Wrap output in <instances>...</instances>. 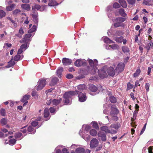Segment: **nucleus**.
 Listing matches in <instances>:
<instances>
[{"instance_id": "obj_1", "label": "nucleus", "mask_w": 153, "mask_h": 153, "mask_svg": "<svg viewBox=\"0 0 153 153\" xmlns=\"http://www.w3.org/2000/svg\"><path fill=\"white\" fill-rule=\"evenodd\" d=\"M88 61L90 66L89 71L91 74H94L98 70L96 67V66L97 65L98 61L96 59L93 61L91 59H89Z\"/></svg>"}, {"instance_id": "obj_2", "label": "nucleus", "mask_w": 153, "mask_h": 153, "mask_svg": "<svg viewBox=\"0 0 153 153\" xmlns=\"http://www.w3.org/2000/svg\"><path fill=\"white\" fill-rule=\"evenodd\" d=\"M76 94V91H69L65 93L64 95V97L65 99V103L66 105L70 104L71 103V97Z\"/></svg>"}, {"instance_id": "obj_3", "label": "nucleus", "mask_w": 153, "mask_h": 153, "mask_svg": "<svg viewBox=\"0 0 153 153\" xmlns=\"http://www.w3.org/2000/svg\"><path fill=\"white\" fill-rule=\"evenodd\" d=\"M124 67L125 65L123 63H120L117 65L115 68L116 73L117 74L123 71Z\"/></svg>"}, {"instance_id": "obj_4", "label": "nucleus", "mask_w": 153, "mask_h": 153, "mask_svg": "<svg viewBox=\"0 0 153 153\" xmlns=\"http://www.w3.org/2000/svg\"><path fill=\"white\" fill-rule=\"evenodd\" d=\"M62 100L61 98H59L57 100L51 99L46 102V104L48 105H50L51 104L53 105H57L60 103Z\"/></svg>"}, {"instance_id": "obj_5", "label": "nucleus", "mask_w": 153, "mask_h": 153, "mask_svg": "<svg viewBox=\"0 0 153 153\" xmlns=\"http://www.w3.org/2000/svg\"><path fill=\"white\" fill-rule=\"evenodd\" d=\"M76 94L78 95L79 100L80 102H84L86 100L87 97L85 93H83L79 91H76Z\"/></svg>"}, {"instance_id": "obj_6", "label": "nucleus", "mask_w": 153, "mask_h": 153, "mask_svg": "<svg viewBox=\"0 0 153 153\" xmlns=\"http://www.w3.org/2000/svg\"><path fill=\"white\" fill-rule=\"evenodd\" d=\"M46 84V80L45 79L40 80L38 82V85L37 87L38 91L42 89L45 86Z\"/></svg>"}, {"instance_id": "obj_7", "label": "nucleus", "mask_w": 153, "mask_h": 153, "mask_svg": "<svg viewBox=\"0 0 153 153\" xmlns=\"http://www.w3.org/2000/svg\"><path fill=\"white\" fill-rule=\"evenodd\" d=\"M86 62L85 59H77L74 63L75 65L78 67L86 65Z\"/></svg>"}, {"instance_id": "obj_8", "label": "nucleus", "mask_w": 153, "mask_h": 153, "mask_svg": "<svg viewBox=\"0 0 153 153\" xmlns=\"http://www.w3.org/2000/svg\"><path fill=\"white\" fill-rule=\"evenodd\" d=\"M98 74L100 77L102 79H103L108 76V75L104 68H102L100 70L98 71Z\"/></svg>"}, {"instance_id": "obj_9", "label": "nucleus", "mask_w": 153, "mask_h": 153, "mask_svg": "<svg viewBox=\"0 0 153 153\" xmlns=\"http://www.w3.org/2000/svg\"><path fill=\"white\" fill-rule=\"evenodd\" d=\"M108 74L111 76H113L116 74V70L112 67H108L107 70Z\"/></svg>"}, {"instance_id": "obj_10", "label": "nucleus", "mask_w": 153, "mask_h": 153, "mask_svg": "<svg viewBox=\"0 0 153 153\" xmlns=\"http://www.w3.org/2000/svg\"><path fill=\"white\" fill-rule=\"evenodd\" d=\"M99 142L95 138H93L91 141L90 146L91 148L97 147L98 145Z\"/></svg>"}, {"instance_id": "obj_11", "label": "nucleus", "mask_w": 153, "mask_h": 153, "mask_svg": "<svg viewBox=\"0 0 153 153\" xmlns=\"http://www.w3.org/2000/svg\"><path fill=\"white\" fill-rule=\"evenodd\" d=\"M62 62L64 66H66L71 65L72 62V61L70 59L64 58L62 59Z\"/></svg>"}, {"instance_id": "obj_12", "label": "nucleus", "mask_w": 153, "mask_h": 153, "mask_svg": "<svg viewBox=\"0 0 153 153\" xmlns=\"http://www.w3.org/2000/svg\"><path fill=\"white\" fill-rule=\"evenodd\" d=\"M150 48H153V43L151 41H148L147 43H145L144 48L147 49L148 52L149 51Z\"/></svg>"}, {"instance_id": "obj_13", "label": "nucleus", "mask_w": 153, "mask_h": 153, "mask_svg": "<svg viewBox=\"0 0 153 153\" xmlns=\"http://www.w3.org/2000/svg\"><path fill=\"white\" fill-rule=\"evenodd\" d=\"M51 79V81L49 83V85L51 86L54 85L58 81V79L56 77H52Z\"/></svg>"}, {"instance_id": "obj_14", "label": "nucleus", "mask_w": 153, "mask_h": 153, "mask_svg": "<svg viewBox=\"0 0 153 153\" xmlns=\"http://www.w3.org/2000/svg\"><path fill=\"white\" fill-rule=\"evenodd\" d=\"M82 131L81 130H80L79 133V134L86 141H88L89 140L90 138V136L87 134H85L83 135Z\"/></svg>"}, {"instance_id": "obj_15", "label": "nucleus", "mask_w": 153, "mask_h": 153, "mask_svg": "<svg viewBox=\"0 0 153 153\" xmlns=\"http://www.w3.org/2000/svg\"><path fill=\"white\" fill-rule=\"evenodd\" d=\"M100 129L101 131H105L107 133H115L114 131H110L108 127L107 126H103L100 128Z\"/></svg>"}, {"instance_id": "obj_16", "label": "nucleus", "mask_w": 153, "mask_h": 153, "mask_svg": "<svg viewBox=\"0 0 153 153\" xmlns=\"http://www.w3.org/2000/svg\"><path fill=\"white\" fill-rule=\"evenodd\" d=\"M98 136L101 138L102 140L103 141H105L106 140V136L105 134L101 131H99L98 134Z\"/></svg>"}, {"instance_id": "obj_17", "label": "nucleus", "mask_w": 153, "mask_h": 153, "mask_svg": "<svg viewBox=\"0 0 153 153\" xmlns=\"http://www.w3.org/2000/svg\"><path fill=\"white\" fill-rule=\"evenodd\" d=\"M111 113L112 112L115 114H117L119 112L118 111L116 108V106L114 105L111 106ZM111 115L112 113H111Z\"/></svg>"}, {"instance_id": "obj_18", "label": "nucleus", "mask_w": 153, "mask_h": 153, "mask_svg": "<svg viewBox=\"0 0 153 153\" xmlns=\"http://www.w3.org/2000/svg\"><path fill=\"white\" fill-rule=\"evenodd\" d=\"M89 89L90 91L93 92L96 91L97 89V87L93 84L89 85Z\"/></svg>"}, {"instance_id": "obj_19", "label": "nucleus", "mask_w": 153, "mask_h": 153, "mask_svg": "<svg viewBox=\"0 0 153 153\" xmlns=\"http://www.w3.org/2000/svg\"><path fill=\"white\" fill-rule=\"evenodd\" d=\"M58 4L56 1L53 0H50L48 3V5L50 6H54L58 5Z\"/></svg>"}, {"instance_id": "obj_20", "label": "nucleus", "mask_w": 153, "mask_h": 153, "mask_svg": "<svg viewBox=\"0 0 153 153\" xmlns=\"http://www.w3.org/2000/svg\"><path fill=\"white\" fill-rule=\"evenodd\" d=\"M119 2L123 8H126L127 6V4L125 0H119Z\"/></svg>"}, {"instance_id": "obj_21", "label": "nucleus", "mask_w": 153, "mask_h": 153, "mask_svg": "<svg viewBox=\"0 0 153 153\" xmlns=\"http://www.w3.org/2000/svg\"><path fill=\"white\" fill-rule=\"evenodd\" d=\"M120 125L119 124H113L111 125L110 128H114L116 130H117L120 128Z\"/></svg>"}, {"instance_id": "obj_22", "label": "nucleus", "mask_w": 153, "mask_h": 153, "mask_svg": "<svg viewBox=\"0 0 153 153\" xmlns=\"http://www.w3.org/2000/svg\"><path fill=\"white\" fill-rule=\"evenodd\" d=\"M63 70V68L61 67L59 68L56 71V73L59 77H61L62 73Z\"/></svg>"}, {"instance_id": "obj_23", "label": "nucleus", "mask_w": 153, "mask_h": 153, "mask_svg": "<svg viewBox=\"0 0 153 153\" xmlns=\"http://www.w3.org/2000/svg\"><path fill=\"white\" fill-rule=\"evenodd\" d=\"M49 111L48 109L47 108H46L44 111V116L45 118H47L49 117Z\"/></svg>"}, {"instance_id": "obj_24", "label": "nucleus", "mask_w": 153, "mask_h": 153, "mask_svg": "<svg viewBox=\"0 0 153 153\" xmlns=\"http://www.w3.org/2000/svg\"><path fill=\"white\" fill-rule=\"evenodd\" d=\"M13 58H12L10 61L8 62V64L6 66L7 68H8L10 67L15 64V62L13 61Z\"/></svg>"}, {"instance_id": "obj_25", "label": "nucleus", "mask_w": 153, "mask_h": 153, "mask_svg": "<svg viewBox=\"0 0 153 153\" xmlns=\"http://www.w3.org/2000/svg\"><path fill=\"white\" fill-rule=\"evenodd\" d=\"M15 137L18 140H20L23 138L22 134L21 133L19 132L16 133L15 134Z\"/></svg>"}, {"instance_id": "obj_26", "label": "nucleus", "mask_w": 153, "mask_h": 153, "mask_svg": "<svg viewBox=\"0 0 153 153\" xmlns=\"http://www.w3.org/2000/svg\"><path fill=\"white\" fill-rule=\"evenodd\" d=\"M119 12L120 15L124 17L126 16V14L125 13L124 10L123 8L119 9Z\"/></svg>"}, {"instance_id": "obj_27", "label": "nucleus", "mask_w": 153, "mask_h": 153, "mask_svg": "<svg viewBox=\"0 0 153 153\" xmlns=\"http://www.w3.org/2000/svg\"><path fill=\"white\" fill-rule=\"evenodd\" d=\"M23 57V55H20L17 54L14 57V60L15 61H18L22 59Z\"/></svg>"}, {"instance_id": "obj_28", "label": "nucleus", "mask_w": 153, "mask_h": 153, "mask_svg": "<svg viewBox=\"0 0 153 153\" xmlns=\"http://www.w3.org/2000/svg\"><path fill=\"white\" fill-rule=\"evenodd\" d=\"M30 97V96L29 95L26 94L25 95L21 100V101L22 102H24L28 100Z\"/></svg>"}, {"instance_id": "obj_29", "label": "nucleus", "mask_w": 153, "mask_h": 153, "mask_svg": "<svg viewBox=\"0 0 153 153\" xmlns=\"http://www.w3.org/2000/svg\"><path fill=\"white\" fill-rule=\"evenodd\" d=\"M21 7L23 9L28 10L30 9V5L28 4H24L21 5Z\"/></svg>"}, {"instance_id": "obj_30", "label": "nucleus", "mask_w": 153, "mask_h": 153, "mask_svg": "<svg viewBox=\"0 0 153 153\" xmlns=\"http://www.w3.org/2000/svg\"><path fill=\"white\" fill-rule=\"evenodd\" d=\"M105 43H113L114 42L107 37H105L103 39Z\"/></svg>"}, {"instance_id": "obj_31", "label": "nucleus", "mask_w": 153, "mask_h": 153, "mask_svg": "<svg viewBox=\"0 0 153 153\" xmlns=\"http://www.w3.org/2000/svg\"><path fill=\"white\" fill-rule=\"evenodd\" d=\"M126 20V18H123L122 17H119L116 19V21L117 22H122L125 21Z\"/></svg>"}, {"instance_id": "obj_32", "label": "nucleus", "mask_w": 153, "mask_h": 153, "mask_svg": "<svg viewBox=\"0 0 153 153\" xmlns=\"http://www.w3.org/2000/svg\"><path fill=\"white\" fill-rule=\"evenodd\" d=\"M123 51L125 53H128L129 52V50L128 48L126 46H123L122 47Z\"/></svg>"}, {"instance_id": "obj_33", "label": "nucleus", "mask_w": 153, "mask_h": 153, "mask_svg": "<svg viewBox=\"0 0 153 153\" xmlns=\"http://www.w3.org/2000/svg\"><path fill=\"white\" fill-rule=\"evenodd\" d=\"M77 89L79 91H82L85 88V85H80L77 86Z\"/></svg>"}, {"instance_id": "obj_34", "label": "nucleus", "mask_w": 153, "mask_h": 153, "mask_svg": "<svg viewBox=\"0 0 153 153\" xmlns=\"http://www.w3.org/2000/svg\"><path fill=\"white\" fill-rule=\"evenodd\" d=\"M90 134L91 135L95 136L97 135V131L95 129H92L90 131Z\"/></svg>"}, {"instance_id": "obj_35", "label": "nucleus", "mask_w": 153, "mask_h": 153, "mask_svg": "<svg viewBox=\"0 0 153 153\" xmlns=\"http://www.w3.org/2000/svg\"><path fill=\"white\" fill-rule=\"evenodd\" d=\"M28 131L29 132H31V134H34L36 132V130L31 126H29L28 128Z\"/></svg>"}, {"instance_id": "obj_36", "label": "nucleus", "mask_w": 153, "mask_h": 153, "mask_svg": "<svg viewBox=\"0 0 153 153\" xmlns=\"http://www.w3.org/2000/svg\"><path fill=\"white\" fill-rule=\"evenodd\" d=\"M63 146H57L55 149L56 153H62L61 150L60 149V148H63Z\"/></svg>"}, {"instance_id": "obj_37", "label": "nucleus", "mask_w": 153, "mask_h": 153, "mask_svg": "<svg viewBox=\"0 0 153 153\" xmlns=\"http://www.w3.org/2000/svg\"><path fill=\"white\" fill-rule=\"evenodd\" d=\"M37 28V27L36 25H34L28 31V33H32L36 31Z\"/></svg>"}, {"instance_id": "obj_38", "label": "nucleus", "mask_w": 153, "mask_h": 153, "mask_svg": "<svg viewBox=\"0 0 153 153\" xmlns=\"http://www.w3.org/2000/svg\"><path fill=\"white\" fill-rule=\"evenodd\" d=\"M37 28V27L36 25H34L28 31V33H32L36 31Z\"/></svg>"}, {"instance_id": "obj_39", "label": "nucleus", "mask_w": 153, "mask_h": 153, "mask_svg": "<svg viewBox=\"0 0 153 153\" xmlns=\"http://www.w3.org/2000/svg\"><path fill=\"white\" fill-rule=\"evenodd\" d=\"M37 28V27L36 25H34L28 31V33H32L36 31Z\"/></svg>"}, {"instance_id": "obj_40", "label": "nucleus", "mask_w": 153, "mask_h": 153, "mask_svg": "<svg viewBox=\"0 0 153 153\" xmlns=\"http://www.w3.org/2000/svg\"><path fill=\"white\" fill-rule=\"evenodd\" d=\"M84 151V149L82 148H78L76 150V152L77 153H83Z\"/></svg>"}, {"instance_id": "obj_41", "label": "nucleus", "mask_w": 153, "mask_h": 153, "mask_svg": "<svg viewBox=\"0 0 153 153\" xmlns=\"http://www.w3.org/2000/svg\"><path fill=\"white\" fill-rule=\"evenodd\" d=\"M140 69H138L136 70L134 74V77H136L138 76L140 73Z\"/></svg>"}, {"instance_id": "obj_42", "label": "nucleus", "mask_w": 153, "mask_h": 153, "mask_svg": "<svg viewBox=\"0 0 153 153\" xmlns=\"http://www.w3.org/2000/svg\"><path fill=\"white\" fill-rule=\"evenodd\" d=\"M123 37L122 36H120L119 37L115 38V40L118 42L121 43L123 40Z\"/></svg>"}, {"instance_id": "obj_43", "label": "nucleus", "mask_w": 153, "mask_h": 153, "mask_svg": "<svg viewBox=\"0 0 153 153\" xmlns=\"http://www.w3.org/2000/svg\"><path fill=\"white\" fill-rule=\"evenodd\" d=\"M6 13L3 10H0V19L5 16Z\"/></svg>"}, {"instance_id": "obj_44", "label": "nucleus", "mask_w": 153, "mask_h": 153, "mask_svg": "<svg viewBox=\"0 0 153 153\" xmlns=\"http://www.w3.org/2000/svg\"><path fill=\"white\" fill-rule=\"evenodd\" d=\"M110 101L112 103H114L116 102V99L113 96H111L109 97Z\"/></svg>"}, {"instance_id": "obj_45", "label": "nucleus", "mask_w": 153, "mask_h": 153, "mask_svg": "<svg viewBox=\"0 0 153 153\" xmlns=\"http://www.w3.org/2000/svg\"><path fill=\"white\" fill-rule=\"evenodd\" d=\"M91 128L89 126L84 125L82 126V128H85V129L86 131H88Z\"/></svg>"}, {"instance_id": "obj_46", "label": "nucleus", "mask_w": 153, "mask_h": 153, "mask_svg": "<svg viewBox=\"0 0 153 153\" xmlns=\"http://www.w3.org/2000/svg\"><path fill=\"white\" fill-rule=\"evenodd\" d=\"M31 33H28L25 35L24 39L25 40H27L28 39L32 36V34Z\"/></svg>"}, {"instance_id": "obj_47", "label": "nucleus", "mask_w": 153, "mask_h": 153, "mask_svg": "<svg viewBox=\"0 0 153 153\" xmlns=\"http://www.w3.org/2000/svg\"><path fill=\"white\" fill-rule=\"evenodd\" d=\"M16 140L14 139H10L9 140V144L11 145H13L16 143Z\"/></svg>"}, {"instance_id": "obj_48", "label": "nucleus", "mask_w": 153, "mask_h": 153, "mask_svg": "<svg viewBox=\"0 0 153 153\" xmlns=\"http://www.w3.org/2000/svg\"><path fill=\"white\" fill-rule=\"evenodd\" d=\"M20 48L22 49L24 51L27 48V44H24L20 46Z\"/></svg>"}, {"instance_id": "obj_49", "label": "nucleus", "mask_w": 153, "mask_h": 153, "mask_svg": "<svg viewBox=\"0 0 153 153\" xmlns=\"http://www.w3.org/2000/svg\"><path fill=\"white\" fill-rule=\"evenodd\" d=\"M93 124V127L96 129H99V128L98 127V125L96 122H92Z\"/></svg>"}, {"instance_id": "obj_50", "label": "nucleus", "mask_w": 153, "mask_h": 153, "mask_svg": "<svg viewBox=\"0 0 153 153\" xmlns=\"http://www.w3.org/2000/svg\"><path fill=\"white\" fill-rule=\"evenodd\" d=\"M41 8L40 6L38 4H36L32 7V9H36L37 10H39Z\"/></svg>"}, {"instance_id": "obj_51", "label": "nucleus", "mask_w": 153, "mask_h": 153, "mask_svg": "<svg viewBox=\"0 0 153 153\" xmlns=\"http://www.w3.org/2000/svg\"><path fill=\"white\" fill-rule=\"evenodd\" d=\"M1 122L3 125H5L7 123V120L5 118H3L1 120Z\"/></svg>"}, {"instance_id": "obj_52", "label": "nucleus", "mask_w": 153, "mask_h": 153, "mask_svg": "<svg viewBox=\"0 0 153 153\" xmlns=\"http://www.w3.org/2000/svg\"><path fill=\"white\" fill-rule=\"evenodd\" d=\"M113 7L115 8H118L120 7V6L118 3L115 2L113 4Z\"/></svg>"}, {"instance_id": "obj_53", "label": "nucleus", "mask_w": 153, "mask_h": 153, "mask_svg": "<svg viewBox=\"0 0 153 153\" xmlns=\"http://www.w3.org/2000/svg\"><path fill=\"white\" fill-rule=\"evenodd\" d=\"M21 11L18 9H16L13 12V13L14 15H17L20 13Z\"/></svg>"}, {"instance_id": "obj_54", "label": "nucleus", "mask_w": 153, "mask_h": 153, "mask_svg": "<svg viewBox=\"0 0 153 153\" xmlns=\"http://www.w3.org/2000/svg\"><path fill=\"white\" fill-rule=\"evenodd\" d=\"M118 47V46L116 44H113L111 45V49L114 50L117 49Z\"/></svg>"}, {"instance_id": "obj_55", "label": "nucleus", "mask_w": 153, "mask_h": 153, "mask_svg": "<svg viewBox=\"0 0 153 153\" xmlns=\"http://www.w3.org/2000/svg\"><path fill=\"white\" fill-rule=\"evenodd\" d=\"M0 114L3 116H5V110L3 108H1L0 110Z\"/></svg>"}, {"instance_id": "obj_56", "label": "nucleus", "mask_w": 153, "mask_h": 153, "mask_svg": "<svg viewBox=\"0 0 153 153\" xmlns=\"http://www.w3.org/2000/svg\"><path fill=\"white\" fill-rule=\"evenodd\" d=\"M122 25V23L121 22H117L115 23L114 26L115 27H117L121 26Z\"/></svg>"}, {"instance_id": "obj_57", "label": "nucleus", "mask_w": 153, "mask_h": 153, "mask_svg": "<svg viewBox=\"0 0 153 153\" xmlns=\"http://www.w3.org/2000/svg\"><path fill=\"white\" fill-rule=\"evenodd\" d=\"M38 123L37 121H34L31 123V125L34 127H35L38 125Z\"/></svg>"}, {"instance_id": "obj_58", "label": "nucleus", "mask_w": 153, "mask_h": 153, "mask_svg": "<svg viewBox=\"0 0 153 153\" xmlns=\"http://www.w3.org/2000/svg\"><path fill=\"white\" fill-rule=\"evenodd\" d=\"M151 0H144L143 4L146 5H149V2H150Z\"/></svg>"}, {"instance_id": "obj_59", "label": "nucleus", "mask_w": 153, "mask_h": 153, "mask_svg": "<svg viewBox=\"0 0 153 153\" xmlns=\"http://www.w3.org/2000/svg\"><path fill=\"white\" fill-rule=\"evenodd\" d=\"M150 86V84L149 83H147L145 85V88L146 89L147 91H149V87Z\"/></svg>"}, {"instance_id": "obj_60", "label": "nucleus", "mask_w": 153, "mask_h": 153, "mask_svg": "<svg viewBox=\"0 0 153 153\" xmlns=\"http://www.w3.org/2000/svg\"><path fill=\"white\" fill-rule=\"evenodd\" d=\"M50 111L51 113H54L56 112V109L53 107H51L50 108Z\"/></svg>"}, {"instance_id": "obj_61", "label": "nucleus", "mask_w": 153, "mask_h": 153, "mask_svg": "<svg viewBox=\"0 0 153 153\" xmlns=\"http://www.w3.org/2000/svg\"><path fill=\"white\" fill-rule=\"evenodd\" d=\"M128 3L131 4H133L135 3V0H127Z\"/></svg>"}, {"instance_id": "obj_62", "label": "nucleus", "mask_w": 153, "mask_h": 153, "mask_svg": "<svg viewBox=\"0 0 153 153\" xmlns=\"http://www.w3.org/2000/svg\"><path fill=\"white\" fill-rule=\"evenodd\" d=\"M140 80H137L135 83V87H137V86H140Z\"/></svg>"}, {"instance_id": "obj_63", "label": "nucleus", "mask_w": 153, "mask_h": 153, "mask_svg": "<svg viewBox=\"0 0 153 153\" xmlns=\"http://www.w3.org/2000/svg\"><path fill=\"white\" fill-rule=\"evenodd\" d=\"M73 76L72 74H69L66 76V77L67 78L70 79L73 78Z\"/></svg>"}, {"instance_id": "obj_64", "label": "nucleus", "mask_w": 153, "mask_h": 153, "mask_svg": "<svg viewBox=\"0 0 153 153\" xmlns=\"http://www.w3.org/2000/svg\"><path fill=\"white\" fill-rule=\"evenodd\" d=\"M133 85L131 84L130 83H128L127 84V88L128 89H130L133 88Z\"/></svg>"}]
</instances>
